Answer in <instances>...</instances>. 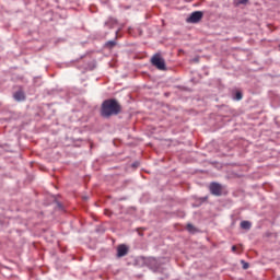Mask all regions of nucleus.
<instances>
[{
	"label": "nucleus",
	"instance_id": "3",
	"mask_svg": "<svg viewBox=\"0 0 280 280\" xmlns=\"http://www.w3.org/2000/svg\"><path fill=\"white\" fill-rule=\"evenodd\" d=\"M202 16H205V13H202V11H195L189 15V18L186 19V22L200 23V21H202Z\"/></svg>",
	"mask_w": 280,
	"mask_h": 280
},
{
	"label": "nucleus",
	"instance_id": "14",
	"mask_svg": "<svg viewBox=\"0 0 280 280\" xmlns=\"http://www.w3.org/2000/svg\"><path fill=\"white\" fill-rule=\"evenodd\" d=\"M192 62H200V58L196 57L195 59H192Z\"/></svg>",
	"mask_w": 280,
	"mask_h": 280
},
{
	"label": "nucleus",
	"instance_id": "7",
	"mask_svg": "<svg viewBox=\"0 0 280 280\" xmlns=\"http://www.w3.org/2000/svg\"><path fill=\"white\" fill-rule=\"evenodd\" d=\"M241 228L245 229V231H248L250 229V223L248 221H242Z\"/></svg>",
	"mask_w": 280,
	"mask_h": 280
},
{
	"label": "nucleus",
	"instance_id": "8",
	"mask_svg": "<svg viewBox=\"0 0 280 280\" xmlns=\"http://www.w3.org/2000/svg\"><path fill=\"white\" fill-rule=\"evenodd\" d=\"M248 3V0H234L235 5H246Z\"/></svg>",
	"mask_w": 280,
	"mask_h": 280
},
{
	"label": "nucleus",
	"instance_id": "13",
	"mask_svg": "<svg viewBox=\"0 0 280 280\" xmlns=\"http://www.w3.org/2000/svg\"><path fill=\"white\" fill-rule=\"evenodd\" d=\"M243 268H244V270H248V262H245Z\"/></svg>",
	"mask_w": 280,
	"mask_h": 280
},
{
	"label": "nucleus",
	"instance_id": "11",
	"mask_svg": "<svg viewBox=\"0 0 280 280\" xmlns=\"http://www.w3.org/2000/svg\"><path fill=\"white\" fill-rule=\"evenodd\" d=\"M235 100H236L237 102H240V100H242V92H236V94H235Z\"/></svg>",
	"mask_w": 280,
	"mask_h": 280
},
{
	"label": "nucleus",
	"instance_id": "2",
	"mask_svg": "<svg viewBox=\"0 0 280 280\" xmlns=\"http://www.w3.org/2000/svg\"><path fill=\"white\" fill-rule=\"evenodd\" d=\"M151 65L159 69V71H167V66H165V59L161 57V54H155L151 58Z\"/></svg>",
	"mask_w": 280,
	"mask_h": 280
},
{
	"label": "nucleus",
	"instance_id": "10",
	"mask_svg": "<svg viewBox=\"0 0 280 280\" xmlns=\"http://www.w3.org/2000/svg\"><path fill=\"white\" fill-rule=\"evenodd\" d=\"M115 45H117V43H115L114 40H109L106 43V47H109V48L115 47Z\"/></svg>",
	"mask_w": 280,
	"mask_h": 280
},
{
	"label": "nucleus",
	"instance_id": "9",
	"mask_svg": "<svg viewBox=\"0 0 280 280\" xmlns=\"http://www.w3.org/2000/svg\"><path fill=\"white\" fill-rule=\"evenodd\" d=\"M186 229H187V231H189V233H194V231H196V228H194V225L191 223H188L186 225Z\"/></svg>",
	"mask_w": 280,
	"mask_h": 280
},
{
	"label": "nucleus",
	"instance_id": "12",
	"mask_svg": "<svg viewBox=\"0 0 280 280\" xmlns=\"http://www.w3.org/2000/svg\"><path fill=\"white\" fill-rule=\"evenodd\" d=\"M232 253H237V246L235 245L232 246Z\"/></svg>",
	"mask_w": 280,
	"mask_h": 280
},
{
	"label": "nucleus",
	"instance_id": "5",
	"mask_svg": "<svg viewBox=\"0 0 280 280\" xmlns=\"http://www.w3.org/2000/svg\"><path fill=\"white\" fill-rule=\"evenodd\" d=\"M128 255V246L125 244L117 247V257H126Z\"/></svg>",
	"mask_w": 280,
	"mask_h": 280
},
{
	"label": "nucleus",
	"instance_id": "6",
	"mask_svg": "<svg viewBox=\"0 0 280 280\" xmlns=\"http://www.w3.org/2000/svg\"><path fill=\"white\" fill-rule=\"evenodd\" d=\"M14 98L18 101V102H22V100H25V94H23V92H16L14 94Z\"/></svg>",
	"mask_w": 280,
	"mask_h": 280
},
{
	"label": "nucleus",
	"instance_id": "1",
	"mask_svg": "<svg viewBox=\"0 0 280 280\" xmlns=\"http://www.w3.org/2000/svg\"><path fill=\"white\" fill-rule=\"evenodd\" d=\"M121 113V105L116 100H107L102 104L101 115L103 117H113Z\"/></svg>",
	"mask_w": 280,
	"mask_h": 280
},
{
	"label": "nucleus",
	"instance_id": "4",
	"mask_svg": "<svg viewBox=\"0 0 280 280\" xmlns=\"http://www.w3.org/2000/svg\"><path fill=\"white\" fill-rule=\"evenodd\" d=\"M210 191L213 196H222V186L218 183L210 184Z\"/></svg>",
	"mask_w": 280,
	"mask_h": 280
}]
</instances>
